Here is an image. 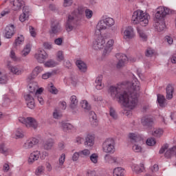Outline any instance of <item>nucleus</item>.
I'll return each mask as SVG.
<instances>
[{
    "mask_svg": "<svg viewBox=\"0 0 176 176\" xmlns=\"http://www.w3.org/2000/svg\"><path fill=\"white\" fill-rule=\"evenodd\" d=\"M56 60L59 62L64 61V52L63 51H58L56 53Z\"/></svg>",
    "mask_w": 176,
    "mask_h": 176,
    "instance_id": "obj_52",
    "label": "nucleus"
},
{
    "mask_svg": "<svg viewBox=\"0 0 176 176\" xmlns=\"http://www.w3.org/2000/svg\"><path fill=\"white\" fill-rule=\"evenodd\" d=\"M89 120L93 127H97L98 126V120H97V115L94 111L89 112Z\"/></svg>",
    "mask_w": 176,
    "mask_h": 176,
    "instance_id": "obj_24",
    "label": "nucleus"
},
{
    "mask_svg": "<svg viewBox=\"0 0 176 176\" xmlns=\"http://www.w3.org/2000/svg\"><path fill=\"white\" fill-rule=\"evenodd\" d=\"M0 153L4 155V156H8L10 153V149L7 148L6 145L3 143L0 145Z\"/></svg>",
    "mask_w": 176,
    "mask_h": 176,
    "instance_id": "obj_37",
    "label": "nucleus"
},
{
    "mask_svg": "<svg viewBox=\"0 0 176 176\" xmlns=\"http://www.w3.org/2000/svg\"><path fill=\"white\" fill-rule=\"evenodd\" d=\"M85 17L87 19H91V17H93V11L90 9H86L85 10Z\"/></svg>",
    "mask_w": 176,
    "mask_h": 176,
    "instance_id": "obj_55",
    "label": "nucleus"
},
{
    "mask_svg": "<svg viewBox=\"0 0 176 176\" xmlns=\"http://www.w3.org/2000/svg\"><path fill=\"white\" fill-rule=\"evenodd\" d=\"M72 3H74L73 0H64L63 6L65 8H68V6H71Z\"/></svg>",
    "mask_w": 176,
    "mask_h": 176,
    "instance_id": "obj_63",
    "label": "nucleus"
},
{
    "mask_svg": "<svg viewBox=\"0 0 176 176\" xmlns=\"http://www.w3.org/2000/svg\"><path fill=\"white\" fill-rule=\"evenodd\" d=\"M89 159L91 163H94V164H97V163H98V154L97 153L91 154L89 157Z\"/></svg>",
    "mask_w": 176,
    "mask_h": 176,
    "instance_id": "obj_48",
    "label": "nucleus"
},
{
    "mask_svg": "<svg viewBox=\"0 0 176 176\" xmlns=\"http://www.w3.org/2000/svg\"><path fill=\"white\" fill-rule=\"evenodd\" d=\"M45 173V167L43 166H39L35 171L36 175H42Z\"/></svg>",
    "mask_w": 176,
    "mask_h": 176,
    "instance_id": "obj_51",
    "label": "nucleus"
},
{
    "mask_svg": "<svg viewBox=\"0 0 176 176\" xmlns=\"http://www.w3.org/2000/svg\"><path fill=\"white\" fill-rule=\"evenodd\" d=\"M65 163V153H62L58 158V167L59 168H63Z\"/></svg>",
    "mask_w": 176,
    "mask_h": 176,
    "instance_id": "obj_44",
    "label": "nucleus"
},
{
    "mask_svg": "<svg viewBox=\"0 0 176 176\" xmlns=\"http://www.w3.org/2000/svg\"><path fill=\"white\" fill-rule=\"evenodd\" d=\"M153 54H155V50L151 47L147 48L146 51V57H152Z\"/></svg>",
    "mask_w": 176,
    "mask_h": 176,
    "instance_id": "obj_56",
    "label": "nucleus"
},
{
    "mask_svg": "<svg viewBox=\"0 0 176 176\" xmlns=\"http://www.w3.org/2000/svg\"><path fill=\"white\" fill-rule=\"evenodd\" d=\"M95 83L97 90H102V89H104V84H102V75H100L96 78Z\"/></svg>",
    "mask_w": 176,
    "mask_h": 176,
    "instance_id": "obj_29",
    "label": "nucleus"
},
{
    "mask_svg": "<svg viewBox=\"0 0 176 176\" xmlns=\"http://www.w3.org/2000/svg\"><path fill=\"white\" fill-rule=\"evenodd\" d=\"M10 13V10L9 9H5L3 10L0 14V19H2V17H5V16H8Z\"/></svg>",
    "mask_w": 176,
    "mask_h": 176,
    "instance_id": "obj_61",
    "label": "nucleus"
},
{
    "mask_svg": "<svg viewBox=\"0 0 176 176\" xmlns=\"http://www.w3.org/2000/svg\"><path fill=\"white\" fill-rule=\"evenodd\" d=\"M137 31L141 41H143V42L148 41V36L146 35V34H145V32H144V30H142L140 27H138Z\"/></svg>",
    "mask_w": 176,
    "mask_h": 176,
    "instance_id": "obj_32",
    "label": "nucleus"
},
{
    "mask_svg": "<svg viewBox=\"0 0 176 176\" xmlns=\"http://www.w3.org/2000/svg\"><path fill=\"white\" fill-rule=\"evenodd\" d=\"M130 86L128 92L123 91L120 87L111 86L109 93L113 100L118 99V102L129 108V109H134L138 105V92L140 91V81L134 79L131 82L128 84Z\"/></svg>",
    "mask_w": 176,
    "mask_h": 176,
    "instance_id": "obj_1",
    "label": "nucleus"
},
{
    "mask_svg": "<svg viewBox=\"0 0 176 176\" xmlns=\"http://www.w3.org/2000/svg\"><path fill=\"white\" fill-rule=\"evenodd\" d=\"M76 65H77L78 68L81 71V72H86L87 69V65L82 60H76Z\"/></svg>",
    "mask_w": 176,
    "mask_h": 176,
    "instance_id": "obj_31",
    "label": "nucleus"
},
{
    "mask_svg": "<svg viewBox=\"0 0 176 176\" xmlns=\"http://www.w3.org/2000/svg\"><path fill=\"white\" fill-rule=\"evenodd\" d=\"M157 101L161 108H163L167 105L166 103V98H164V96L162 94H157Z\"/></svg>",
    "mask_w": 176,
    "mask_h": 176,
    "instance_id": "obj_35",
    "label": "nucleus"
},
{
    "mask_svg": "<svg viewBox=\"0 0 176 176\" xmlns=\"http://www.w3.org/2000/svg\"><path fill=\"white\" fill-rule=\"evenodd\" d=\"M153 135L157 138L162 137V135H163V129H154L153 131Z\"/></svg>",
    "mask_w": 176,
    "mask_h": 176,
    "instance_id": "obj_46",
    "label": "nucleus"
},
{
    "mask_svg": "<svg viewBox=\"0 0 176 176\" xmlns=\"http://www.w3.org/2000/svg\"><path fill=\"white\" fill-rule=\"evenodd\" d=\"M129 138L132 144V150L135 153L142 152V146L144 145V138L137 133H129Z\"/></svg>",
    "mask_w": 176,
    "mask_h": 176,
    "instance_id": "obj_4",
    "label": "nucleus"
},
{
    "mask_svg": "<svg viewBox=\"0 0 176 176\" xmlns=\"http://www.w3.org/2000/svg\"><path fill=\"white\" fill-rule=\"evenodd\" d=\"M167 149H168V144H165L160 148L159 153H160V155H162V154L164 153V152H166V150H167Z\"/></svg>",
    "mask_w": 176,
    "mask_h": 176,
    "instance_id": "obj_64",
    "label": "nucleus"
},
{
    "mask_svg": "<svg viewBox=\"0 0 176 176\" xmlns=\"http://www.w3.org/2000/svg\"><path fill=\"white\" fill-rule=\"evenodd\" d=\"M30 17V8L27 6L23 7V13L19 16V20L21 23H24L26 20H28Z\"/></svg>",
    "mask_w": 176,
    "mask_h": 176,
    "instance_id": "obj_20",
    "label": "nucleus"
},
{
    "mask_svg": "<svg viewBox=\"0 0 176 176\" xmlns=\"http://www.w3.org/2000/svg\"><path fill=\"white\" fill-rule=\"evenodd\" d=\"M29 31L30 33L31 36L35 38L36 36V32H35V29L32 26H29Z\"/></svg>",
    "mask_w": 176,
    "mask_h": 176,
    "instance_id": "obj_62",
    "label": "nucleus"
},
{
    "mask_svg": "<svg viewBox=\"0 0 176 176\" xmlns=\"http://www.w3.org/2000/svg\"><path fill=\"white\" fill-rule=\"evenodd\" d=\"M56 65H58V63L53 60H49L45 63V66L48 68H53L54 67H56Z\"/></svg>",
    "mask_w": 176,
    "mask_h": 176,
    "instance_id": "obj_45",
    "label": "nucleus"
},
{
    "mask_svg": "<svg viewBox=\"0 0 176 176\" xmlns=\"http://www.w3.org/2000/svg\"><path fill=\"white\" fill-rule=\"evenodd\" d=\"M110 116H111V118H113V119H118V114H116V111H115V109L110 108Z\"/></svg>",
    "mask_w": 176,
    "mask_h": 176,
    "instance_id": "obj_60",
    "label": "nucleus"
},
{
    "mask_svg": "<svg viewBox=\"0 0 176 176\" xmlns=\"http://www.w3.org/2000/svg\"><path fill=\"white\" fill-rule=\"evenodd\" d=\"M79 18L76 15L75 12H72L67 16V20L65 23V30L67 32H71L73 30L76 28Z\"/></svg>",
    "mask_w": 176,
    "mask_h": 176,
    "instance_id": "obj_5",
    "label": "nucleus"
},
{
    "mask_svg": "<svg viewBox=\"0 0 176 176\" xmlns=\"http://www.w3.org/2000/svg\"><path fill=\"white\" fill-rule=\"evenodd\" d=\"M113 176H124V169L122 167L116 168L113 170Z\"/></svg>",
    "mask_w": 176,
    "mask_h": 176,
    "instance_id": "obj_40",
    "label": "nucleus"
},
{
    "mask_svg": "<svg viewBox=\"0 0 176 176\" xmlns=\"http://www.w3.org/2000/svg\"><path fill=\"white\" fill-rule=\"evenodd\" d=\"M105 47V38L101 34L98 35L93 43V48L95 50H101Z\"/></svg>",
    "mask_w": 176,
    "mask_h": 176,
    "instance_id": "obj_8",
    "label": "nucleus"
},
{
    "mask_svg": "<svg viewBox=\"0 0 176 176\" xmlns=\"http://www.w3.org/2000/svg\"><path fill=\"white\" fill-rule=\"evenodd\" d=\"M34 58H36L38 63L43 64V63H45V60L47 58V54L46 52H45V50H40L36 54H35Z\"/></svg>",
    "mask_w": 176,
    "mask_h": 176,
    "instance_id": "obj_14",
    "label": "nucleus"
},
{
    "mask_svg": "<svg viewBox=\"0 0 176 176\" xmlns=\"http://www.w3.org/2000/svg\"><path fill=\"white\" fill-rule=\"evenodd\" d=\"M142 124L145 127H151L153 124V118L149 116H144L142 118Z\"/></svg>",
    "mask_w": 176,
    "mask_h": 176,
    "instance_id": "obj_21",
    "label": "nucleus"
},
{
    "mask_svg": "<svg viewBox=\"0 0 176 176\" xmlns=\"http://www.w3.org/2000/svg\"><path fill=\"white\" fill-rule=\"evenodd\" d=\"M10 58H12L13 60V61L19 60V58H17V56H16V52H14V51H13V50L10 51Z\"/></svg>",
    "mask_w": 176,
    "mask_h": 176,
    "instance_id": "obj_59",
    "label": "nucleus"
},
{
    "mask_svg": "<svg viewBox=\"0 0 176 176\" xmlns=\"http://www.w3.org/2000/svg\"><path fill=\"white\" fill-rule=\"evenodd\" d=\"M39 144V140L36 138H32L28 139L23 145V149H31L35 146V145H38Z\"/></svg>",
    "mask_w": 176,
    "mask_h": 176,
    "instance_id": "obj_12",
    "label": "nucleus"
},
{
    "mask_svg": "<svg viewBox=\"0 0 176 176\" xmlns=\"http://www.w3.org/2000/svg\"><path fill=\"white\" fill-rule=\"evenodd\" d=\"M131 168L135 174H141V173H144V170H145L144 164H140V165L137 164H132Z\"/></svg>",
    "mask_w": 176,
    "mask_h": 176,
    "instance_id": "obj_18",
    "label": "nucleus"
},
{
    "mask_svg": "<svg viewBox=\"0 0 176 176\" xmlns=\"http://www.w3.org/2000/svg\"><path fill=\"white\" fill-rule=\"evenodd\" d=\"M151 16L142 10H138L133 13L131 21L135 25L140 24L142 27H146L149 24Z\"/></svg>",
    "mask_w": 176,
    "mask_h": 176,
    "instance_id": "obj_3",
    "label": "nucleus"
},
{
    "mask_svg": "<svg viewBox=\"0 0 176 176\" xmlns=\"http://www.w3.org/2000/svg\"><path fill=\"white\" fill-rule=\"evenodd\" d=\"M31 52V44L28 43L23 47V50L21 52L22 57H27Z\"/></svg>",
    "mask_w": 176,
    "mask_h": 176,
    "instance_id": "obj_33",
    "label": "nucleus"
},
{
    "mask_svg": "<svg viewBox=\"0 0 176 176\" xmlns=\"http://www.w3.org/2000/svg\"><path fill=\"white\" fill-rule=\"evenodd\" d=\"M134 36H135L134 28L131 26H127L125 28L124 30V39H126V41H130V39H133Z\"/></svg>",
    "mask_w": 176,
    "mask_h": 176,
    "instance_id": "obj_11",
    "label": "nucleus"
},
{
    "mask_svg": "<svg viewBox=\"0 0 176 176\" xmlns=\"http://www.w3.org/2000/svg\"><path fill=\"white\" fill-rule=\"evenodd\" d=\"M102 19L107 28H111V27L115 25V20L111 17L103 16Z\"/></svg>",
    "mask_w": 176,
    "mask_h": 176,
    "instance_id": "obj_26",
    "label": "nucleus"
},
{
    "mask_svg": "<svg viewBox=\"0 0 176 176\" xmlns=\"http://www.w3.org/2000/svg\"><path fill=\"white\" fill-rule=\"evenodd\" d=\"M15 135L16 138H23L24 137V132L21 129H17Z\"/></svg>",
    "mask_w": 176,
    "mask_h": 176,
    "instance_id": "obj_58",
    "label": "nucleus"
},
{
    "mask_svg": "<svg viewBox=\"0 0 176 176\" xmlns=\"http://www.w3.org/2000/svg\"><path fill=\"white\" fill-rule=\"evenodd\" d=\"M23 43H24V36H23V34H18L14 43V47H17V46L23 45Z\"/></svg>",
    "mask_w": 176,
    "mask_h": 176,
    "instance_id": "obj_36",
    "label": "nucleus"
},
{
    "mask_svg": "<svg viewBox=\"0 0 176 176\" xmlns=\"http://www.w3.org/2000/svg\"><path fill=\"white\" fill-rule=\"evenodd\" d=\"M113 43L114 41L113 39L109 40L107 41L106 46L104 47V50L103 52V54L104 56H107V54H109V53H111L112 49H113Z\"/></svg>",
    "mask_w": 176,
    "mask_h": 176,
    "instance_id": "obj_23",
    "label": "nucleus"
},
{
    "mask_svg": "<svg viewBox=\"0 0 176 176\" xmlns=\"http://www.w3.org/2000/svg\"><path fill=\"white\" fill-rule=\"evenodd\" d=\"M146 144L147 145H148V146H153V145L156 144V140H155V138H148L146 140Z\"/></svg>",
    "mask_w": 176,
    "mask_h": 176,
    "instance_id": "obj_53",
    "label": "nucleus"
},
{
    "mask_svg": "<svg viewBox=\"0 0 176 176\" xmlns=\"http://www.w3.org/2000/svg\"><path fill=\"white\" fill-rule=\"evenodd\" d=\"M54 145V140L52 138H49L43 143V148L45 151H50Z\"/></svg>",
    "mask_w": 176,
    "mask_h": 176,
    "instance_id": "obj_25",
    "label": "nucleus"
},
{
    "mask_svg": "<svg viewBox=\"0 0 176 176\" xmlns=\"http://www.w3.org/2000/svg\"><path fill=\"white\" fill-rule=\"evenodd\" d=\"M55 74V72H47L42 75V78L43 79H49V78H51V76H53Z\"/></svg>",
    "mask_w": 176,
    "mask_h": 176,
    "instance_id": "obj_54",
    "label": "nucleus"
},
{
    "mask_svg": "<svg viewBox=\"0 0 176 176\" xmlns=\"http://www.w3.org/2000/svg\"><path fill=\"white\" fill-rule=\"evenodd\" d=\"M43 71V67H41V66H36L34 70L32 71V78H36V76H38V75L39 74H41V72H42Z\"/></svg>",
    "mask_w": 176,
    "mask_h": 176,
    "instance_id": "obj_41",
    "label": "nucleus"
},
{
    "mask_svg": "<svg viewBox=\"0 0 176 176\" xmlns=\"http://www.w3.org/2000/svg\"><path fill=\"white\" fill-rule=\"evenodd\" d=\"M171 13H173V10L167 7L160 6L157 8L155 15V28L156 31L162 32L166 30V22L164 21V18L167 14H171Z\"/></svg>",
    "mask_w": 176,
    "mask_h": 176,
    "instance_id": "obj_2",
    "label": "nucleus"
},
{
    "mask_svg": "<svg viewBox=\"0 0 176 176\" xmlns=\"http://www.w3.org/2000/svg\"><path fill=\"white\" fill-rule=\"evenodd\" d=\"M35 94L28 93L24 95L25 101L30 108V109H34L35 108Z\"/></svg>",
    "mask_w": 176,
    "mask_h": 176,
    "instance_id": "obj_9",
    "label": "nucleus"
},
{
    "mask_svg": "<svg viewBox=\"0 0 176 176\" xmlns=\"http://www.w3.org/2000/svg\"><path fill=\"white\" fill-rule=\"evenodd\" d=\"M15 32L14 25H8L5 29V36L7 39H10L14 35Z\"/></svg>",
    "mask_w": 176,
    "mask_h": 176,
    "instance_id": "obj_17",
    "label": "nucleus"
},
{
    "mask_svg": "<svg viewBox=\"0 0 176 176\" xmlns=\"http://www.w3.org/2000/svg\"><path fill=\"white\" fill-rule=\"evenodd\" d=\"M63 31L61 25L58 21H54L52 23L51 29L50 30V35H57Z\"/></svg>",
    "mask_w": 176,
    "mask_h": 176,
    "instance_id": "obj_10",
    "label": "nucleus"
},
{
    "mask_svg": "<svg viewBox=\"0 0 176 176\" xmlns=\"http://www.w3.org/2000/svg\"><path fill=\"white\" fill-rule=\"evenodd\" d=\"M105 30H108V28L107 27V25H105L104 20L101 19L96 25L95 32L96 35H101V32H102V31H105Z\"/></svg>",
    "mask_w": 176,
    "mask_h": 176,
    "instance_id": "obj_16",
    "label": "nucleus"
},
{
    "mask_svg": "<svg viewBox=\"0 0 176 176\" xmlns=\"http://www.w3.org/2000/svg\"><path fill=\"white\" fill-rule=\"evenodd\" d=\"M53 118L54 119H61L63 118V113L58 109H54L53 112Z\"/></svg>",
    "mask_w": 176,
    "mask_h": 176,
    "instance_id": "obj_47",
    "label": "nucleus"
},
{
    "mask_svg": "<svg viewBox=\"0 0 176 176\" xmlns=\"http://www.w3.org/2000/svg\"><path fill=\"white\" fill-rule=\"evenodd\" d=\"M23 1L21 0H12L11 5H12L13 10H20L23 6Z\"/></svg>",
    "mask_w": 176,
    "mask_h": 176,
    "instance_id": "obj_27",
    "label": "nucleus"
},
{
    "mask_svg": "<svg viewBox=\"0 0 176 176\" xmlns=\"http://www.w3.org/2000/svg\"><path fill=\"white\" fill-rule=\"evenodd\" d=\"M115 140L113 138H107L103 142L102 149L104 153H115Z\"/></svg>",
    "mask_w": 176,
    "mask_h": 176,
    "instance_id": "obj_7",
    "label": "nucleus"
},
{
    "mask_svg": "<svg viewBox=\"0 0 176 176\" xmlns=\"http://www.w3.org/2000/svg\"><path fill=\"white\" fill-rule=\"evenodd\" d=\"M60 129H62L65 133H67V131H69V130H72L74 129V126L72 124L65 122H60Z\"/></svg>",
    "mask_w": 176,
    "mask_h": 176,
    "instance_id": "obj_28",
    "label": "nucleus"
},
{
    "mask_svg": "<svg viewBox=\"0 0 176 176\" xmlns=\"http://www.w3.org/2000/svg\"><path fill=\"white\" fill-rule=\"evenodd\" d=\"M104 160L106 163H109V164H119L120 163V159L118 157H113L111 155H109L108 154H106L104 155Z\"/></svg>",
    "mask_w": 176,
    "mask_h": 176,
    "instance_id": "obj_19",
    "label": "nucleus"
},
{
    "mask_svg": "<svg viewBox=\"0 0 176 176\" xmlns=\"http://www.w3.org/2000/svg\"><path fill=\"white\" fill-rule=\"evenodd\" d=\"M174 94V87L171 85H168L166 87V98L167 100H171L173 98V94Z\"/></svg>",
    "mask_w": 176,
    "mask_h": 176,
    "instance_id": "obj_34",
    "label": "nucleus"
},
{
    "mask_svg": "<svg viewBox=\"0 0 176 176\" xmlns=\"http://www.w3.org/2000/svg\"><path fill=\"white\" fill-rule=\"evenodd\" d=\"M28 87L29 93H33V94H35V91H36V89H38V82H30L28 85Z\"/></svg>",
    "mask_w": 176,
    "mask_h": 176,
    "instance_id": "obj_39",
    "label": "nucleus"
},
{
    "mask_svg": "<svg viewBox=\"0 0 176 176\" xmlns=\"http://www.w3.org/2000/svg\"><path fill=\"white\" fill-rule=\"evenodd\" d=\"M80 157H89L90 156V150L85 148L84 150L80 151Z\"/></svg>",
    "mask_w": 176,
    "mask_h": 176,
    "instance_id": "obj_49",
    "label": "nucleus"
},
{
    "mask_svg": "<svg viewBox=\"0 0 176 176\" xmlns=\"http://www.w3.org/2000/svg\"><path fill=\"white\" fill-rule=\"evenodd\" d=\"M7 67L9 72L12 75H21V74H23V69L19 65L8 64Z\"/></svg>",
    "mask_w": 176,
    "mask_h": 176,
    "instance_id": "obj_15",
    "label": "nucleus"
},
{
    "mask_svg": "<svg viewBox=\"0 0 176 176\" xmlns=\"http://www.w3.org/2000/svg\"><path fill=\"white\" fill-rule=\"evenodd\" d=\"M19 122L22 123V124H25L27 129H33V130H36L39 125L38 121L32 117H28L26 118L24 117H19Z\"/></svg>",
    "mask_w": 176,
    "mask_h": 176,
    "instance_id": "obj_6",
    "label": "nucleus"
},
{
    "mask_svg": "<svg viewBox=\"0 0 176 176\" xmlns=\"http://www.w3.org/2000/svg\"><path fill=\"white\" fill-rule=\"evenodd\" d=\"M48 91L51 93L52 94H58V89L54 87V85L53 83H50L47 86Z\"/></svg>",
    "mask_w": 176,
    "mask_h": 176,
    "instance_id": "obj_43",
    "label": "nucleus"
},
{
    "mask_svg": "<svg viewBox=\"0 0 176 176\" xmlns=\"http://www.w3.org/2000/svg\"><path fill=\"white\" fill-rule=\"evenodd\" d=\"M116 57L118 58L117 68H122V67H124V65H126L129 61L127 56H126L124 54H117Z\"/></svg>",
    "mask_w": 176,
    "mask_h": 176,
    "instance_id": "obj_13",
    "label": "nucleus"
},
{
    "mask_svg": "<svg viewBox=\"0 0 176 176\" xmlns=\"http://www.w3.org/2000/svg\"><path fill=\"white\" fill-rule=\"evenodd\" d=\"M80 105H81L82 108H83L86 111H90V109H91V107L89 104V102H87V100L81 101Z\"/></svg>",
    "mask_w": 176,
    "mask_h": 176,
    "instance_id": "obj_50",
    "label": "nucleus"
},
{
    "mask_svg": "<svg viewBox=\"0 0 176 176\" xmlns=\"http://www.w3.org/2000/svg\"><path fill=\"white\" fill-rule=\"evenodd\" d=\"M85 145L87 146H93L94 145V136L91 135H87L85 139Z\"/></svg>",
    "mask_w": 176,
    "mask_h": 176,
    "instance_id": "obj_38",
    "label": "nucleus"
},
{
    "mask_svg": "<svg viewBox=\"0 0 176 176\" xmlns=\"http://www.w3.org/2000/svg\"><path fill=\"white\" fill-rule=\"evenodd\" d=\"M79 157H80V151L75 152L73 154L72 159L73 162H78V160H79Z\"/></svg>",
    "mask_w": 176,
    "mask_h": 176,
    "instance_id": "obj_57",
    "label": "nucleus"
},
{
    "mask_svg": "<svg viewBox=\"0 0 176 176\" xmlns=\"http://www.w3.org/2000/svg\"><path fill=\"white\" fill-rule=\"evenodd\" d=\"M41 156V151H33L29 158H28V163H34V162H36V160H38V159H39Z\"/></svg>",
    "mask_w": 176,
    "mask_h": 176,
    "instance_id": "obj_22",
    "label": "nucleus"
},
{
    "mask_svg": "<svg viewBox=\"0 0 176 176\" xmlns=\"http://www.w3.org/2000/svg\"><path fill=\"white\" fill-rule=\"evenodd\" d=\"M9 82L8 74L0 70V85H6Z\"/></svg>",
    "mask_w": 176,
    "mask_h": 176,
    "instance_id": "obj_30",
    "label": "nucleus"
},
{
    "mask_svg": "<svg viewBox=\"0 0 176 176\" xmlns=\"http://www.w3.org/2000/svg\"><path fill=\"white\" fill-rule=\"evenodd\" d=\"M71 103H70V107L72 109H74V108H76L78 107V98L76 96H72L70 98Z\"/></svg>",
    "mask_w": 176,
    "mask_h": 176,
    "instance_id": "obj_42",
    "label": "nucleus"
}]
</instances>
